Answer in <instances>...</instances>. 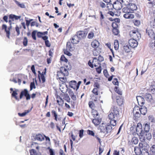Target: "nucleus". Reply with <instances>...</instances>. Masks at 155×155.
Here are the masks:
<instances>
[{"label": "nucleus", "mask_w": 155, "mask_h": 155, "mask_svg": "<svg viewBox=\"0 0 155 155\" xmlns=\"http://www.w3.org/2000/svg\"><path fill=\"white\" fill-rule=\"evenodd\" d=\"M119 115V111L118 108L116 106H114L112 111L108 116V117L110 120V126H114L116 124V120L118 119Z\"/></svg>", "instance_id": "f257e3e1"}, {"label": "nucleus", "mask_w": 155, "mask_h": 155, "mask_svg": "<svg viewBox=\"0 0 155 155\" xmlns=\"http://www.w3.org/2000/svg\"><path fill=\"white\" fill-rule=\"evenodd\" d=\"M131 2V0H119V1L117 0L115 2L113 5V7H116V5H120V7H119L118 8H117L116 9H120L122 7V5L125 6L128 5Z\"/></svg>", "instance_id": "f03ea898"}, {"label": "nucleus", "mask_w": 155, "mask_h": 155, "mask_svg": "<svg viewBox=\"0 0 155 155\" xmlns=\"http://www.w3.org/2000/svg\"><path fill=\"white\" fill-rule=\"evenodd\" d=\"M99 128L101 132L106 134L110 131L112 127L110 125L103 123L100 125Z\"/></svg>", "instance_id": "7ed1b4c3"}, {"label": "nucleus", "mask_w": 155, "mask_h": 155, "mask_svg": "<svg viewBox=\"0 0 155 155\" xmlns=\"http://www.w3.org/2000/svg\"><path fill=\"white\" fill-rule=\"evenodd\" d=\"M71 66L70 65L69 68L68 66L62 67L60 68V71L57 72V75L58 76H61V75H62L64 76H67L68 75V70H71Z\"/></svg>", "instance_id": "20e7f679"}, {"label": "nucleus", "mask_w": 155, "mask_h": 155, "mask_svg": "<svg viewBox=\"0 0 155 155\" xmlns=\"http://www.w3.org/2000/svg\"><path fill=\"white\" fill-rule=\"evenodd\" d=\"M149 149H143V150H139L138 147H135L134 149V151L137 155H149Z\"/></svg>", "instance_id": "39448f33"}, {"label": "nucleus", "mask_w": 155, "mask_h": 155, "mask_svg": "<svg viewBox=\"0 0 155 155\" xmlns=\"http://www.w3.org/2000/svg\"><path fill=\"white\" fill-rule=\"evenodd\" d=\"M130 35L133 39L139 40L141 38L140 34L137 31H132L130 32Z\"/></svg>", "instance_id": "423d86ee"}, {"label": "nucleus", "mask_w": 155, "mask_h": 155, "mask_svg": "<svg viewBox=\"0 0 155 155\" xmlns=\"http://www.w3.org/2000/svg\"><path fill=\"white\" fill-rule=\"evenodd\" d=\"M155 30V27L150 25V27H148L146 29V32L147 33L148 35L150 37H153L154 35V31Z\"/></svg>", "instance_id": "0eeeda50"}, {"label": "nucleus", "mask_w": 155, "mask_h": 155, "mask_svg": "<svg viewBox=\"0 0 155 155\" xmlns=\"http://www.w3.org/2000/svg\"><path fill=\"white\" fill-rule=\"evenodd\" d=\"M23 96L26 97V100H29L30 99V96L27 89H25L21 91L20 95V99H22Z\"/></svg>", "instance_id": "6e6552de"}, {"label": "nucleus", "mask_w": 155, "mask_h": 155, "mask_svg": "<svg viewBox=\"0 0 155 155\" xmlns=\"http://www.w3.org/2000/svg\"><path fill=\"white\" fill-rule=\"evenodd\" d=\"M140 108L138 106H135L133 110L134 116L136 118L140 117Z\"/></svg>", "instance_id": "1a4fd4ad"}, {"label": "nucleus", "mask_w": 155, "mask_h": 155, "mask_svg": "<svg viewBox=\"0 0 155 155\" xmlns=\"http://www.w3.org/2000/svg\"><path fill=\"white\" fill-rule=\"evenodd\" d=\"M139 150L149 149L150 146L147 142H140L139 144Z\"/></svg>", "instance_id": "9d476101"}, {"label": "nucleus", "mask_w": 155, "mask_h": 155, "mask_svg": "<svg viewBox=\"0 0 155 155\" xmlns=\"http://www.w3.org/2000/svg\"><path fill=\"white\" fill-rule=\"evenodd\" d=\"M137 40L135 39H131L129 41V44L130 47L135 48L138 45Z\"/></svg>", "instance_id": "9b49d317"}, {"label": "nucleus", "mask_w": 155, "mask_h": 155, "mask_svg": "<svg viewBox=\"0 0 155 155\" xmlns=\"http://www.w3.org/2000/svg\"><path fill=\"white\" fill-rule=\"evenodd\" d=\"M10 91H12V97H14L16 100L18 101L19 100V99L17 96L18 94V89H15L14 90L12 88H10Z\"/></svg>", "instance_id": "f8f14e48"}, {"label": "nucleus", "mask_w": 155, "mask_h": 155, "mask_svg": "<svg viewBox=\"0 0 155 155\" xmlns=\"http://www.w3.org/2000/svg\"><path fill=\"white\" fill-rule=\"evenodd\" d=\"M136 130L137 134H143V131L142 130V124L140 123H138L137 124L136 127Z\"/></svg>", "instance_id": "ddd939ff"}, {"label": "nucleus", "mask_w": 155, "mask_h": 155, "mask_svg": "<svg viewBox=\"0 0 155 155\" xmlns=\"http://www.w3.org/2000/svg\"><path fill=\"white\" fill-rule=\"evenodd\" d=\"M87 35V33L83 31H80L77 33V35L80 40L85 38Z\"/></svg>", "instance_id": "4468645a"}, {"label": "nucleus", "mask_w": 155, "mask_h": 155, "mask_svg": "<svg viewBox=\"0 0 155 155\" xmlns=\"http://www.w3.org/2000/svg\"><path fill=\"white\" fill-rule=\"evenodd\" d=\"M112 26L113 28L112 32L115 35H117L119 32V30L117 28V25L116 23H114L112 24Z\"/></svg>", "instance_id": "2eb2a0df"}, {"label": "nucleus", "mask_w": 155, "mask_h": 155, "mask_svg": "<svg viewBox=\"0 0 155 155\" xmlns=\"http://www.w3.org/2000/svg\"><path fill=\"white\" fill-rule=\"evenodd\" d=\"M136 98L139 105L142 106L144 104L145 100L144 98L140 96H137Z\"/></svg>", "instance_id": "dca6fc26"}, {"label": "nucleus", "mask_w": 155, "mask_h": 155, "mask_svg": "<svg viewBox=\"0 0 155 155\" xmlns=\"http://www.w3.org/2000/svg\"><path fill=\"white\" fill-rule=\"evenodd\" d=\"M34 139L35 140H37L41 141L44 140V135L41 134H37L35 136Z\"/></svg>", "instance_id": "f3484780"}, {"label": "nucleus", "mask_w": 155, "mask_h": 155, "mask_svg": "<svg viewBox=\"0 0 155 155\" xmlns=\"http://www.w3.org/2000/svg\"><path fill=\"white\" fill-rule=\"evenodd\" d=\"M138 142V138L136 137H133L129 141V143L130 144H136Z\"/></svg>", "instance_id": "a211bd4d"}, {"label": "nucleus", "mask_w": 155, "mask_h": 155, "mask_svg": "<svg viewBox=\"0 0 155 155\" xmlns=\"http://www.w3.org/2000/svg\"><path fill=\"white\" fill-rule=\"evenodd\" d=\"M101 121V118H99V117L97 118V117H94V118L93 119L92 122L95 125H97L100 124Z\"/></svg>", "instance_id": "6ab92c4d"}, {"label": "nucleus", "mask_w": 155, "mask_h": 155, "mask_svg": "<svg viewBox=\"0 0 155 155\" xmlns=\"http://www.w3.org/2000/svg\"><path fill=\"white\" fill-rule=\"evenodd\" d=\"M104 59L103 58L101 55H99L98 57V59H97L96 58H94L93 59V62H97V63L98 64H100V61H103L104 60Z\"/></svg>", "instance_id": "aec40b11"}, {"label": "nucleus", "mask_w": 155, "mask_h": 155, "mask_svg": "<svg viewBox=\"0 0 155 155\" xmlns=\"http://www.w3.org/2000/svg\"><path fill=\"white\" fill-rule=\"evenodd\" d=\"M144 98L149 102H151L153 99L152 97L150 94H146L144 96Z\"/></svg>", "instance_id": "412c9836"}, {"label": "nucleus", "mask_w": 155, "mask_h": 155, "mask_svg": "<svg viewBox=\"0 0 155 155\" xmlns=\"http://www.w3.org/2000/svg\"><path fill=\"white\" fill-rule=\"evenodd\" d=\"M72 45L70 42L67 43L66 49L69 51H72L74 50V48L72 46Z\"/></svg>", "instance_id": "4be33fe9"}, {"label": "nucleus", "mask_w": 155, "mask_h": 155, "mask_svg": "<svg viewBox=\"0 0 155 155\" xmlns=\"http://www.w3.org/2000/svg\"><path fill=\"white\" fill-rule=\"evenodd\" d=\"M91 45L94 48H96L99 46V43L97 41L94 40L91 42Z\"/></svg>", "instance_id": "5701e85b"}, {"label": "nucleus", "mask_w": 155, "mask_h": 155, "mask_svg": "<svg viewBox=\"0 0 155 155\" xmlns=\"http://www.w3.org/2000/svg\"><path fill=\"white\" fill-rule=\"evenodd\" d=\"M123 16L126 19H132L134 17V15L131 13H125Z\"/></svg>", "instance_id": "b1692460"}, {"label": "nucleus", "mask_w": 155, "mask_h": 155, "mask_svg": "<svg viewBox=\"0 0 155 155\" xmlns=\"http://www.w3.org/2000/svg\"><path fill=\"white\" fill-rule=\"evenodd\" d=\"M72 39L73 41H72V43L73 44H77L78 43L80 40L77 35H74L72 38Z\"/></svg>", "instance_id": "393cba45"}, {"label": "nucleus", "mask_w": 155, "mask_h": 155, "mask_svg": "<svg viewBox=\"0 0 155 155\" xmlns=\"http://www.w3.org/2000/svg\"><path fill=\"white\" fill-rule=\"evenodd\" d=\"M141 108H140V113L143 115H145L147 112V108L145 106H141Z\"/></svg>", "instance_id": "a878e982"}, {"label": "nucleus", "mask_w": 155, "mask_h": 155, "mask_svg": "<svg viewBox=\"0 0 155 155\" xmlns=\"http://www.w3.org/2000/svg\"><path fill=\"white\" fill-rule=\"evenodd\" d=\"M70 86L74 89H77V82L75 81H72L69 82Z\"/></svg>", "instance_id": "bb28decb"}, {"label": "nucleus", "mask_w": 155, "mask_h": 155, "mask_svg": "<svg viewBox=\"0 0 155 155\" xmlns=\"http://www.w3.org/2000/svg\"><path fill=\"white\" fill-rule=\"evenodd\" d=\"M128 7L130 8V9L132 13L133 12L137 9V7L136 5L134 4H132L131 3L129 4V5H128Z\"/></svg>", "instance_id": "cd10ccee"}, {"label": "nucleus", "mask_w": 155, "mask_h": 155, "mask_svg": "<svg viewBox=\"0 0 155 155\" xmlns=\"http://www.w3.org/2000/svg\"><path fill=\"white\" fill-rule=\"evenodd\" d=\"M150 129V124L147 123H145L144 124V130L145 132L148 133L149 132Z\"/></svg>", "instance_id": "c85d7f7f"}, {"label": "nucleus", "mask_w": 155, "mask_h": 155, "mask_svg": "<svg viewBox=\"0 0 155 155\" xmlns=\"http://www.w3.org/2000/svg\"><path fill=\"white\" fill-rule=\"evenodd\" d=\"M143 135L144 136L146 139L148 140H150L152 138L151 134L148 132H143Z\"/></svg>", "instance_id": "c756f323"}, {"label": "nucleus", "mask_w": 155, "mask_h": 155, "mask_svg": "<svg viewBox=\"0 0 155 155\" xmlns=\"http://www.w3.org/2000/svg\"><path fill=\"white\" fill-rule=\"evenodd\" d=\"M122 11L125 13H132L128 5L126 6L125 7H124L122 9Z\"/></svg>", "instance_id": "7c9ffc66"}, {"label": "nucleus", "mask_w": 155, "mask_h": 155, "mask_svg": "<svg viewBox=\"0 0 155 155\" xmlns=\"http://www.w3.org/2000/svg\"><path fill=\"white\" fill-rule=\"evenodd\" d=\"M32 109V108L30 110H25V112H23L22 113H18V115L21 117H23L25 116L27 114L29 113L31 111Z\"/></svg>", "instance_id": "2f4dec72"}, {"label": "nucleus", "mask_w": 155, "mask_h": 155, "mask_svg": "<svg viewBox=\"0 0 155 155\" xmlns=\"http://www.w3.org/2000/svg\"><path fill=\"white\" fill-rule=\"evenodd\" d=\"M92 114L94 118L97 117V118L99 117V115L98 112L95 110H94V109H93L92 111Z\"/></svg>", "instance_id": "473e14b6"}, {"label": "nucleus", "mask_w": 155, "mask_h": 155, "mask_svg": "<svg viewBox=\"0 0 155 155\" xmlns=\"http://www.w3.org/2000/svg\"><path fill=\"white\" fill-rule=\"evenodd\" d=\"M68 93L72 99L74 101L76 100V96L74 95V92L72 91H69Z\"/></svg>", "instance_id": "72a5a7b5"}, {"label": "nucleus", "mask_w": 155, "mask_h": 155, "mask_svg": "<svg viewBox=\"0 0 155 155\" xmlns=\"http://www.w3.org/2000/svg\"><path fill=\"white\" fill-rule=\"evenodd\" d=\"M21 16H18L15 15L11 14L10 15V19H12L14 20V19L18 20L20 18Z\"/></svg>", "instance_id": "f704fd0d"}, {"label": "nucleus", "mask_w": 155, "mask_h": 155, "mask_svg": "<svg viewBox=\"0 0 155 155\" xmlns=\"http://www.w3.org/2000/svg\"><path fill=\"white\" fill-rule=\"evenodd\" d=\"M120 98H118L117 97V103L119 106H121L123 103V98L119 97Z\"/></svg>", "instance_id": "c9c22d12"}, {"label": "nucleus", "mask_w": 155, "mask_h": 155, "mask_svg": "<svg viewBox=\"0 0 155 155\" xmlns=\"http://www.w3.org/2000/svg\"><path fill=\"white\" fill-rule=\"evenodd\" d=\"M131 47H129L127 45H126L124 47V51L126 52H129L130 51Z\"/></svg>", "instance_id": "e433bc0d"}, {"label": "nucleus", "mask_w": 155, "mask_h": 155, "mask_svg": "<svg viewBox=\"0 0 155 155\" xmlns=\"http://www.w3.org/2000/svg\"><path fill=\"white\" fill-rule=\"evenodd\" d=\"M119 43L117 40H115L114 43V48L116 50H117L119 48Z\"/></svg>", "instance_id": "4c0bfd02"}, {"label": "nucleus", "mask_w": 155, "mask_h": 155, "mask_svg": "<svg viewBox=\"0 0 155 155\" xmlns=\"http://www.w3.org/2000/svg\"><path fill=\"white\" fill-rule=\"evenodd\" d=\"M114 90L115 91V92L116 93H117L118 94H119L120 95H122V91L120 90V89L118 88V87L116 86L114 88Z\"/></svg>", "instance_id": "58836bf2"}, {"label": "nucleus", "mask_w": 155, "mask_h": 155, "mask_svg": "<svg viewBox=\"0 0 155 155\" xmlns=\"http://www.w3.org/2000/svg\"><path fill=\"white\" fill-rule=\"evenodd\" d=\"M57 102L59 105L61 106H62L63 104V101L61 98H58Z\"/></svg>", "instance_id": "ea45409f"}, {"label": "nucleus", "mask_w": 155, "mask_h": 155, "mask_svg": "<svg viewBox=\"0 0 155 155\" xmlns=\"http://www.w3.org/2000/svg\"><path fill=\"white\" fill-rule=\"evenodd\" d=\"M37 32V30H34L32 33L31 36L33 39L34 40H36V35Z\"/></svg>", "instance_id": "a19ab883"}, {"label": "nucleus", "mask_w": 155, "mask_h": 155, "mask_svg": "<svg viewBox=\"0 0 155 155\" xmlns=\"http://www.w3.org/2000/svg\"><path fill=\"white\" fill-rule=\"evenodd\" d=\"M29 152L31 155H37V151L34 149L30 150Z\"/></svg>", "instance_id": "79ce46f5"}, {"label": "nucleus", "mask_w": 155, "mask_h": 155, "mask_svg": "<svg viewBox=\"0 0 155 155\" xmlns=\"http://www.w3.org/2000/svg\"><path fill=\"white\" fill-rule=\"evenodd\" d=\"M98 87L97 86V87H95L93 89L92 92L95 95H97L98 94Z\"/></svg>", "instance_id": "37998d69"}, {"label": "nucleus", "mask_w": 155, "mask_h": 155, "mask_svg": "<svg viewBox=\"0 0 155 155\" xmlns=\"http://www.w3.org/2000/svg\"><path fill=\"white\" fill-rule=\"evenodd\" d=\"M17 5L21 8H25V5L23 3H20L19 2L16 1H15Z\"/></svg>", "instance_id": "c03bdc74"}, {"label": "nucleus", "mask_w": 155, "mask_h": 155, "mask_svg": "<svg viewBox=\"0 0 155 155\" xmlns=\"http://www.w3.org/2000/svg\"><path fill=\"white\" fill-rule=\"evenodd\" d=\"M148 119L150 122H153L155 121V120L153 116L150 115L148 117Z\"/></svg>", "instance_id": "a18cd8bd"}, {"label": "nucleus", "mask_w": 155, "mask_h": 155, "mask_svg": "<svg viewBox=\"0 0 155 155\" xmlns=\"http://www.w3.org/2000/svg\"><path fill=\"white\" fill-rule=\"evenodd\" d=\"M140 135L141 136L140 137V139L141 142H145L146 139L143 134Z\"/></svg>", "instance_id": "49530a36"}, {"label": "nucleus", "mask_w": 155, "mask_h": 155, "mask_svg": "<svg viewBox=\"0 0 155 155\" xmlns=\"http://www.w3.org/2000/svg\"><path fill=\"white\" fill-rule=\"evenodd\" d=\"M134 25L137 26H139L140 24V22L139 20H134L133 21Z\"/></svg>", "instance_id": "de8ad7c7"}, {"label": "nucleus", "mask_w": 155, "mask_h": 155, "mask_svg": "<svg viewBox=\"0 0 155 155\" xmlns=\"http://www.w3.org/2000/svg\"><path fill=\"white\" fill-rule=\"evenodd\" d=\"M60 60L61 61H64L66 63H67L68 61V60L64 55L61 56Z\"/></svg>", "instance_id": "09e8293b"}, {"label": "nucleus", "mask_w": 155, "mask_h": 155, "mask_svg": "<svg viewBox=\"0 0 155 155\" xmlns=\"http://www.w3.org/2000/svg\"><path fill=\"white\" fill-rule=\"evenodd\" d=\"M94 64H93L90 61H89L88 62V64L91 67V68H93L94 67H93V65H94V67H96L97 65L96 64H95L94 62H92Z\"/></svg>", "instance_id": "8fccbe9b"}, {"label": "nucleus", "mask_w": 155, "mask_h": 155, "mask_svg": "<svg viewBox=\"0 0 155 155\" xmlns=\"http://www.w3.org/2000/svg\"><path fill=\"white\" fill-rule=\"evenodd\" d=\"M68 50L64 49V54H67V55L68 56H71V54L70 53Z\"/></svg>", "instance_id": "3c124183"}, {"label": "nucleus", "mask_w": 155, "mask_h": 155, "mask_svg": "<svg viewBox=\"0 0 155 155\" xmlns=\"http://www.w3.org/2000/svg\"><path fill=\"white\" fill-rule=\"evenodd\" d=\"M89 105L90 107L94 109L93 108L94 107V104L92 101H90L89 102Z\"/></svg>", "instance_id": "603ef678"}, {"label": "nucleus", "mask_w": 155, "mask_h": 155, "mask_svg": "<svg viewBox=\"0 0 155 155\" xmlns=\"http://www.w3.org/2000/svg\"><path fill=\"white\" fill-rule=\"evenodd\" d=\"M150 46L151 47H153L154 46L155 47V40H152L151 42L150 43Z\"/></svg>", "instance_id": "864d4df0"}, {"label": "nucleus", "mask_w": 155, "mask_h": 155, "mask_svg": "<svg viewBox=\"0 0 155 155\" xmlns=\"http://www.w3.org/2000/svg\"><path fill=\"white\" fill-rule=\"evenodd\" d=\"M30 90H32L33 88H35L36 87L35 85V83L34 82H32L30 84Z\"/></svg>", "instance_id": "5fc2aeb1"}, {"label": "nucleus", "mask_w": 155, "mask_h": 155, "mask_svg": "<svg viewBox=\"0 0 155 155\" xmlns=\"http://www.w3.org/2000/svg\"><path fill=\"white\" fill-rule=\"evenodd\" d=\"M94 36V33L91 32L89 33L88 36V38L89 39H92L93 37Z\"/></svg>", "instance_id": "6e6d98bb"}, {"label": "nucleus", "mask_w": 155, "mask_h": 155, "mask_svg": "<svg viewBox=\"0 0 155 155\" xmlns=\"http://www.w3.org/2000/svg\"><path fill=\"white\" fill-rule=\"evenodd\" d=\"M113 83L115 85H118V82L117 81V79L116 78H114L113 81H112Z\"/></svg>", "instance_id": "4d7b16f0"}, {"label": "nucleus", "mask_w": 155, "mask_h": 155, "mask_svg": "<svg viewBox=\"0 0 155 155\" xmlns=\"http://www.w3.org/2000/svg\"><path fill=\"white\" fill-rule=\"evenodd\" d=\"M87 133L88 134L90 135L94 136V134L93 131L88 130H87Z\"/></svg>", "instance_id": "13d9d810"}, {"label": "nucleus", "mask_w": 155, "mask_h": 155, "mask_svg": "<svg viewBox=\"0 0 155 155\" xmlns=\"http://www.w3.org/2000/svg\"><path fill=\"white\" fill-rule=\"evenodd\" d=\"M96 70L97 71V72L98 73L100 74L101 71V66L100 64V66L99 67H98L97 68H96Z\"/></svg>", "instance_id": "bf43d9fd"}, {"label": "nucleus", "mask_w": 155, "mask_h": 155, "mask_svg": "<svg viewBox=\"0 0 155 155\" xmlns=\"http://www.w3.org/2000/svg\"><path fill=\"white\" fill-rule=\"evenodd\" d=\"M28 40L26 37H25L24 39L23 45L25 46H26L27 45Z\"/></svg>", "instance_id": "052dcab7"}, {"label": "nucleus", "mask_w": 155, "mask_h": 155, "mask_svg": "<svg viewBox=\"0 0 155 155\" xmlns=\"http://www.w3.org/2000/svg\"><path fill=\"white\" fill-rule=\"evenodd\" d=\"M84 130H81L79 131V136L80 138H82L83 136Z\"/></svg>", "instance_id": "680f3d73"}, {"label": "nucleus", "mask_w": 155, "mask_h": 155, "mask_svg": "<svg viewBox=\"0 0 155 155\" xmlns=\"http://www.w3.org/2000/svg\"><path fill=\"white\" fill-rule=\"evenodd\" d=\"M45 44L46 46L47 47H50L51 46V44L49 41L47 40L45 41Z\"/></svg>", "instance_id": "e2e57ef3"}, {"label": "nucleus", "mask_w": 155, "mask_h": 155, "mask_svg": "<svg viewBox=\"0 0 155 155\" xmlns=\"http://www.w3.org/2000/svg\"><path fill=\"white\" fill-rule=\"evenodd\" d=\"M49 151L50 153V155H55L53 150L52 149L50 148H49Z\"/></svg>", "instance_id": "0e129e2a"}, {"label": "nucleus", "mask_w": 155, "mask_h": 155, "mask_svg": "<svg viewBox=\"0 0 155 155\" xmlns=\"http://www.w3.org/2000/svg\"><path fill=\"white\" fill-rule=\"evenodd\" d=\"M150 150L152 152L155 153V145H153L150 148Z\"/></svg>", "instance_id": "69168bd1"}, {"label": "nucleus", "mask_w": 155, "mask_h": 155, "mask_svg": "<svg viewBox=\"0 0 155 155\" xmlns=\"http://www.w3.org/2000/svg\"><path fill=\"white\" fill-rule=\"evenodd\" d=\"M150 91L153 94L155 93V88H153V87H150Z\"/></svg>", "instance_id": "338daca9"}, {"label": "nucleus", "mask_w": 155, "mask_h": 155, "mask_svg": "<svg viewBox=\"0 0 155 155\" xmlns=\"http://www.w3.org/2000/svg\"><path fill=\"white\" fill-rule=\"evenodd\" d=\"M151 26H154L155 27V16L154 17V21L150 23Z\"/></svg>", "instance_id": "774afa93"}]
</instances>
